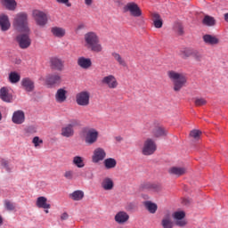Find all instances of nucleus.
<instances>
[{
	"label": "nucleus",
	"instance_id": "f257e3e1",
	"mask_svg": "<svg viewBox=\"0 0 228 228\" xmlns=\"http://www.w3.org/2000/svg\"><path fill=\"white\" fill-rule=\"evenodd\" d=\"M84 47L91 53H102L101 39L95 32H87L84 35Z\"/></svg>",
	"mask_w": 228,
	"mask_h": 228
},
{
	"label": "nucleus",
	"instance_id": "f03ea898",
	"mask_svg": "<svg viewBox=\"0 0 228 228\" xmlns=\"http://www.w3.org/2000/svg\"><path fill=\"white\" fill-rule=\"evenodd\" d=\"M167 77L173 82V90L175 92H181L183 87L186 86L188 83V76L184 72H177L175 70H168Z\"/></svg>",
	"mask_w": 228,
	"mask_h": 228
},
{
	"label": "nucleus",
	"instance_id": "7ed1b4c3",
	"mask_svg": "<svg viewBox=\"0 0 228 228\" xmlns=\"http://www.w3.org/2000/svg\"><path fill=\"white\" fill-rule=\"evenodd\" d=\"M12 26L17 31L29 33V22L28 13L25 12H18L12 20Z\"/></svg>",
	"mask_w": 228,
	"mask_h": 228
},
{
	"label": "nucleus",
	"instance_id": "20e7f679",
	"mask_svg": "<svg viewBox=\"0 0 228 228\" xmlns=\"http://www.w3.org/2000/svg\"><path fill=\"white\" fill-rule=\"evenodd\" d=\"M81 126V122L77 119H71L69 124L62 126L61 129V134L64 138H72L74 136V127Z\"/></svg>",
	"mask_w": 228,
	"mask_h": 228
},
{
	"label": "nucleus",
	"instance_id": "39448f33",
	"mask_svg": "<svg viewBox=\"0 0 228 228\" xmlns=\"http://www.w3.org/2000/svg\"><path fill=\"white\" fill-rule=\"evenodd\" d=\"M85 142L87 145H94L99 140V131L95 128L86 127L83 130Z\"/></svg>",
	"mask_w": 228,
	"mask_h": 228
},
{
	"label": "nucleus",
	"instance_id": "423d86ee",
	"mask_svg": "<svg viewBox=\"0 0 228 228\" xmlns=\"http://www.w3.org/2000/svg\"><path fill=\"white\" fill-rule=\"evenodd\" d=\"M158 146L154 140L148 138L144 141L143 146L142 149V153L143 156H152L156 152Z\"/></svg>",
	"mask_w": 228,
	"mask_h": 228
},
{
	"label": "nucleus",
	"instance_id": "0eeeda50",
	"mask_svg": "<svg viewBox=\"0 0 228 228\" xmlns=\"http://www.w3.org/2000/svg\"><path fill=\"white\" fill-rule=\"evenodd\" d=\"M172 217L176 227L184 228L188 225V220H186V213L184 211H175L173 213Z\"/></svg>",
	"mask_w": 228,
	"mask_h": 228
},
{
	"label": "nucleus",
	"instance_id": "6e6552de",
	"mask_svg": "<svg viewBox=\"0 0 228 228\" xmlns=\"http://www.w3.org/2000/svg\"><path fill=\"white\" fill-rule=\"evenodd\" d=\"M16 42L20 49H28L31 45V37H29V32L18 35L16 37Z\"/></svg>",
	"mask_w": 228,
	"mask_h": 228
},
{
	"label": "nucleus",
	"instance_id": "1a4fd4ad",
	"mask_svg": "<svg viewBox=\"0 0 228 228\" xmlns=\"http://www.w3.org/2000/svg\"><path fill=\"white\" fill-rule=\"evenodd\" d=\"M76 102L78 106H88L90 104V92L81 91L77 94Z\"/></svg>",
	"mask_w": 228,
	"mask_h": 228
},
{
	"label": "nucleus",
	"instance_id": "9d476101",
	"mask_svg": "<svg viewBox=\"0 0 228 228\" xmlns=\"http://www.w3.org/2000/svg\"><path fill=\"white\" fill-rule=\"evenodd\" d=\"M37 26H45L48 22L47 14L42 11L35 10L32 12Z\"/></svg>",
	"mask_w": 228,
	"mask_h": 228
},
{
	"label": "nucleus",
	"instance_id": "9b49d317",
	"mask_svg": "<svg viewBox=\"0 0 228 228\" xmlns=\"http://www.w3.org/2000/svg\"><path fill=\"white\" fill-rule=\"evenodd\" d=\"M102 84L104 85V86H108L110 90H114L118 86V81H117V77L113 75H109L106 77H103L102 79Z\"/></svg>",
	"mask_w": 228,
	"mask_h": 228
},
{
	"label": "nucleus",
	"instance_id": "f8f14e48",
	"mask_svg": "<svg viewBox=\"0 0 228 228\" xmlns=\"http://www.w3.org/2000/svg\"><path fill=\"white\" fill-rule=\"evenodd\" d=\"M106 159V151L102 148H96L92 156V161L94 163H101Z\"/></svg>",
	"mask_w": 228,
	"mask_h": 228
},
{
	"label": "nucleus",
	"instance_id": "ddd939ff",
	"mask_svg": "<svg viewBox=\"0 0 228 228\" xmlns=\"http://www.w3.org/2000/svg\"><path fill=\"white\" fill-rule=\"evenodd\" d=\"M125 12H130L133 17H141L142 15V10L138 7V4L134 3H128L125 6Z\"/></svg>",
	"mask_w": 228,
	"mask_h": 228
},
{
	"label": "nucleus",
	"instance_id": "4468645a",
	"mask_svg": "<svg viewBox=\"0 0 228 228\" xmlns=\"http://www.w3.org/2000/svg\"><path fill=\"white\" fill-rule=\"evenodd\" d=\"M77 65L84 70H88L92 67V59L86 57H78L77 60Z\"/></svg>",
	"mask_w": 228,
	"mask_h": 228
},
{
	"label": "nucleus",
	"instance_id": "2eb2a0df",
	"mask_svg": "<svg viewBox=\"0 0 228 228\" xmlns=\"http://www.w3.org/2000/svg\"><path fill=\"white\" fill-rule=\"evenodd\" d=\"M20 85L25 92H33L35 90V81L29 77L22 78Z\"/></svg>",
	"mask_w": 228,
	"mask_h": 228
},
{
	"label": "nucleus",
	"instance_id": "dca6fc26",
	"mask_svg": "<svg viewBox=\"0 0 228 228\" xmlns=\"http://www.w3.org/2000/svg\"><path fill=\"white\" fill-rule=\"evenodd\" d=\"M12 120L13 124H24V121L26 120V115L22 110H16L12 114Z\"/></svg>",
	"mask_w": 228,
	"mask_h": 228
},
{
	"label": "nucleus",
	"instance_id": "f3484780",
	"mask_svg": "<svg viewBox=\"0 0 228 228\" xmlns=\"http://www.w3.org/2000/svg\"><path fill=\"white\" fill-rule=\"evenodd\" d=\"M12 26V23H10V18L8 15L2 13L0 14V28L2 31H8Z\"/></svg>",
	"mask_w": 228,
	"mask_h": 228
},
{
	"label": "nucleus",
	"instance_id": "a211bd4d",
	"mask_svg": "<svg viewBox=\"0 0 228 228\" xmlns=\"http://www.w3.org/2000/svg\"><path fill=\"white\" fill-rule=\"evenodd\" d=\"M188 170L186 167H172L168 169V173L170 175H175V177H181V175H184Z\"/></svg>",
	"mask_w": 228,
	"mask_h": 228
},
{
	"label": "nucleus",
	"instance_id": "6ab92c4d",
	"mask_svg": "<svg viewBox=\"0 0 228 228\" xmlns=\"http://www.w3.org/2000/svg\"><path fill=\"white\" fill-rule=\"evenodd\" d=\"M50 31L55 38H63L67 35V30L61 27H52Z\"/></svg>",
	"mask_w": 228,
	"mask_h": 228
},
{
	"label": "nucleus",
	"instance_id": "aec40b11",
	"mask_svg": "<svg viewBox=\"0 0 228 228\" xmlns=\"http://www.w3.org/2000/svg\"><path fill=\"white\" fill-rule=\"evenodd\" d=\"M0 99H2L4 102H12V101H13V95L10 94L8 88L2 87L0 89Z\"/></svg>",
	"mask_w": 228,
	"mask_h": 228
},
{
	"label": "nucleus",
	"instance_id": "412c9836",
	"mask_svg": "<svg viewBox=\"0 0 228 228\" xmlns=\"http://www.w3.org/2000/svg\"><path fill=\"white\" fill-rule=\"evenodd\" d=\"M51 67L54 70H59V72H61L63 70L65 65L64 62L61 61V59H58L56 57L51 59Z\"/></svg>",
	"mask_w": 228,
	"mask_h": 228
},
{
	"label": "nucleus",
	"instance_id": "4be33fe9",
	"mask_svg": "<svg viewBox=\"0 0 228 228\" xmlns=\"http://www.w3.org/2000/svg\"><path fill=\"white\" fill-rule=\"evenodd\" d=\"M115 186V183H113V179L110 177H105L102 179L101 183V187L105 190V191H110V190H113Z\"/></svg>",
	"mask_w": 228,
	"mask_h": 228
},
{
	"label": "nucleus",
	"instance_id": "5701e85b",
	"mask_svg": "<svg viewBox=\"0 0 228 228\" xmlns=\"http://www.w3.org/2000/svg\"><path fill=\"white\" fill-rule=\"evenodd\" d=\"M151 20L153 22V26H155L157 29L163 28V19H161V15H159V13L152 12Z\"/></svg>",
	"mask_w": 228,
	"mask_h": 228
},
{
	"label": "nucleus",
	"instance_id": "b1692460",
	"mask_svg": "<svg viewBox=\"0 0 228 228\" xmlns=\"http://www.w3.org/2000/svg\"><path fill=\"white\" fill-rule=\"evenodd\" d=\"M203 41L208 45H218V44H220V39H218V37L209 34L203 36Z\"/></svg>",
	"mask_w": 228,
	"mask_h": 228
},
{
	"label": "nucleus",
	"instance_id": "393cba45",
	"mask_svg": "<svg viewBox=\"0 0 228 228\" xmlns=\"http://www.w3.org/2000/svg\"><path fill=\"white\" fill-rule=\"evenodd\" d=\"M1 4L10 12L17 10V2L15 0H1Z\"/></svg>",
	"mask_w": 228,
	"mask_h": 228
},
{
	"label": "nucleus",
	"instance_id": "a878e982",
	"mask_svg": "<svg viewBox=\"0 0 228 228\" xmlns=\"http://www.w3.org/2000/svg\"><path fill=\"white\" fill-rule=\"evenodd\" d=\"M46 83H47V85H50L51 86H53L54 85H60V83H61V77L58 74L49 75L46 77Z\"/></svg>",
	"mask_w": 228,
	"mask_h": 228
},
{
	"label": "nucleus",
	"instance_id": "bb28decb",
	"mask_svg": "<svg viewBox=\"0 0 228 228\" xmlns=\"http://www.w3.org/2000/svg\"><path fill=\"white\" fill-rule=\"evenodd\" d=\"M152 134L154 138H161V136H167V134H168V131H167V128L164 126H156L152 130Z\"/></svg>",
	"mask_w": 228,
	"mask_h": 228
},
{
	"label": "nucleus",
	"instance_id": "cd10ccee",
	"mask_svg": "<svg viewBox=\"0 0 228 228\" xmlns=\"http://www.w3.org/2000/svg\"><path fill=\"white\" fill-rule=\"evenodd\" d=\"M36 206L42 209H51V204L47 203V198L41 196L36 201Z\"/></svg>",
	"mask_w": 228,
	"mask_h": 228
},
{
	"label": "nucleus",
	"instance_id": "c85d7f7f",
	"mask_svg": "<svg viewBox=\"0 0 228 228\" xmlns=\"http://www.w3.org/2000/svg\"><path fill=\"white\" fill-rule=\"evenodd\" d=\"M160 225L162 228H174V221H172V216L170 215H166L163 216Z\"/></svg>",
	"mask_w": 228,
	"mask_h": 228
},
{
	"label": "nucleus",
	"instance_id": "c756f323",
	"mask_svg": "<svg viewBox=\"0 0 228 228\" xmlns=\"http://www.w3.org/2000/svg\"><path fill=\"white\" fill-rule=\"evenodd\" d=\"M56 102H65L67 101V91L63 88H61L55 94Z\"/></svg>",
	"mask_w": 228,
	"mask_h": 228
},
{
	"label": "nucleus",
	"instance_id": "7c9ffc66",
	"mask_svg": "<svg viewBox=\"0 0 228 228\" xmlns=\"http://www.w3.org/2000/svg\"><path fill=\"white\" fill-rule=\"evenodd\" d=\"M129 220V215L126 212L120 211L115 216L117 224H126Z\"/></svg>",
	"mask_w": 228,
	"mask_h": 228
},
{
	"label": "nucleus",
	"instance_id": "2f4dec72",
	"mask_svg": "<svg viewBox=\"0 0 228 228\" xmlns=\"http://www.w3.org/2000/svg\"><path fill=\"white\" fill-rule=\"evenodd\" d=\"M143 206L144 208H146L149 213H151V215H154V213L158 211V205L156 203H153L152 201H144Z\"/></svg>",
	"mask_w": 228,
	"mask_h": 228
},
{
	"label": "nucleus",
	"instance_id": "473e14b6",
	"mask_svg": "<svg viewBox=\"0 0 228 228\" xmlns=\"http://www.w3.org/2000/svg\"><path fill=\"white\" fill-rule=\"evenodd\" d=\"M103 165L107 170H111V168L117 167V160L113 158H109L103 161Z\"/></svg>",
	"mask_w": 228,
	"mask_h": 228
},
{
	"label": "nucleus",
	"instance_id": "72a5a7b5",
	"mask_svg": "<svg viewBox=\"0 0 228 228\" xmlns=\"http://www.w3.org/2000/svg\"><path fill=\"white\" fill-rule=\"evenodd\" d=\"M73 165H75V167H77V168H84L85 159H83V157L75 156L73 158Z\"/></svg>",
	"mask_w": 228,
	"mask_h": 228
},
{
	"label": "nucleus",
	"instance_id": "f704fd0d",
	"mask_svg": "<svg viewBox=\"0 0 228 228\" xmlns=\"http://www.w3.org/2000/svg\"><path fill=\"white\" fill-rule=\"evenodd\" d=\"M112 57L114 58V60H116V61H118V65H120L121 67H127V62H126V60H124V58H122L119 53H112Z\"/></svg>",
	"mask_w": 228,
	"mask_h": 228
},
{
	"label": "nucleus",
	"instance_id": "c9c22d12",
	"mask_svg": "<svg viewBox=\"0 0 228 228\" xmlns=\"http://www.w3.org/2000/svg\"><path fill=\"white\" fill-rule=\"evenodd\" d=\"M193 51L194 49L191 48H185L180 52V56L183 59L186 60L187 58H190V56L193 55Z\"/></svg>",
	"mask_w": 228,
	"mask_h": 228
},
{
	"label": "nucleus",
	"instance_id": "e433bc0d",
	"mask_svg": "<svg viewBox=\"0 0 228 228\" xmlns=\"http://www.w3.org/2000/svg\"><path fill=\"white\" fill-rule=\"evenodd\" d=\"M69 197L70 199H72V200H82L85 197V192H83L82 191H75L69 195Z\"/></svg>",
	"mask_w": 228,
	"mask_h": 228
},
{
	"label": "nucleus",
	"instance_id": "4c0bfd02",
	"mask_svg": "<svg viewBox=\"0 0 228 228\" xmlns=\"http://www.w3.org/2000/svg\"><path fill=\"white\" fill-rule=\"evenodd\" d=\"M9 81L12 84L19 83L20 81V75L15 71L11 72L9 74Z\"/></svg>",
	"mask_w": 228,
	"mask_h": 228
},
{
	"label": "nucleus",
	"instance_id": "58836bf2",
	"mask_svg": "<svg viewBox=\"0 0 228 228\" xmlns=\"http://www.w3.org/2000/svg\"><path fill=\"white\" fill-rule=\"evenodd\" d=\"M202 22L205 26H215V24H216L215 18H213L209 15H206L204 17Z\"/></svg>",
	"mask_w": 228,
	"mask_h": 228
},
{
	"label": "nucleus",
	"instance_id": "ea45409f",
	"mask_svg": "<svg viewBox=\"0 0 228 228\" xmlns=\"http://www.w3.org/2000/svg\"><path fill=\"white\" fill-rule=\"evenodd\" d=\"M192 58L195 61L200 62L204 60V54H202L199 50L194 49L192 52Z\"/></svg>",
	"mask_w": 228,
	"mask_h": 228
},
{
	"label": "nucleus",
	"instance_id": "a19ab883",
	"mask_svg": "<svg viewBox=\"0 0 228 228\" xmlns=\"http://www.w3.org/2000/svg\"><path fill=\"white\" fill-rule=\"evenodd\" d=\"M175 30L178 33V35H183L184 28L181 22H176L175 24Z\"/></svg>",
	"mask_w": 228,
	"mask_h": 228
},
{
	"label": "nucleus",
	"instance_id": "79ce46f5",
	"mask_svg": "<svg viewBox=\"0 0 228 228\" xmlns=\"http://www.w3.org/2000/svg\"><path fill=\"white\" fill-rule=\"evenodd\" d=\"M194 104L195 106H206V104H208V101L204 98H196Z\"/></svg>",
	"mask_w": 228,
	"mask_h": 228
},
{
	"label": "nucleus",
	"instance_id": "37998d69",
	"mask_svg": "<svg viewBox=\"0 0 228 228\" xmlns=\"http://www.w3.org/2000/svg\"><path fill=\"white\" fill-rule=\"evenodd\" d=\"M201 134H202V132L200 130H192L190 133V136H191V138H194V140H199Z\"/></svg>",
	"mask_w": 228,
	"mask_h": 228
},
{
	"label": "nucleus",
	"instance_id": "c03bdc74",
	"mask_svg": "<svg viewBox=\"0 0 228 228\" xmlns=\"http://www.w3.org/2000/svg\"><path fill=\"white\" fill-rule=\"evenodd\" d=\"M32 143H34L35 147H40V145L44 143V140L40 139L38 136H35L32 140Z\"/></svg>",
	"mask_w": 228,
	"mask_h": 228
},
{
	"label": "nucleus",
	"instance_id": "a18cd8bd",
	"mask_svg": "<svg viewBox=\"0 0 228 228\" xmlns=\"http://www.w3.org/2000/svg\"><path fill=\"white\" fill-rule=\"evenodd\" d=\"M4 207L8 211H13L15 209V205L8 200L4 201Z\"/></svg>",
	"mask_w": 228,
	"mask_h": 228
},
{
	"label": "nucleus",
	"instance_id": "49530a36",
	"mask_svg": "<svg viewBox=\"0 0 228 228\" xmlns=\"http://www.w3.org/2000/svg\"><path fill=\"white\" fill-rule=\"evenodd\" d=\"M64 177L66 179H69V181H72L74 179V171L72 170H68L64 173Z\"/></svg>",
	"mask_w": 228,
	"mask_h": 228
},
{
	"label": "nucleus",
	"instance_id": "de8ad7c7",
	"mask_svg": "<svg viewBox=\"0 0 228 228\" xmlns=\"http://www.w3.org/2000/svg\"><path fill=\"white\" fill-rule=\"evenodd\" d=\"M126 211H134V209H136V204L134 202H128L126 206Z\"/></svg>",
	"mask_w": 228,
	"mask_h": 228
},
{
	"label": "nucleus",
	"instance_id": "09e8293b",
	"mask_svg": "<svg viewBox=\"0 0 228 228\" xmlns=\"http://www.w3.org/2000/svg\"><path fill=\"white\" fill-rule=\"evenodd\" d=\"M161 190H163L161 184L152 183L151 191H161Z\"/></svg>",
	"mask_w": 228,
	"mask_h": 228
},
{
	"label": "nucleus",
	"instance_id": "8fccbe9b",
	"mask_svg": "<svg viewBox=\"0 0 228 228\" xmlns=\"http://www.w3.org/2000/svg\"><path fill=\"white\" fill-rule=\"evenodd\" d=\"M57 3H61V4H66V6H72V4L70 3H69V0H56Z\"/></svg>",
	"mask_w": 228,
	"mask_h": 228
},
{
	"label": "nucleus",
	"instance_id": "3c124183",
	"mask_svg": "<svg viewBox=\"0 0 228 228\" xmlns=\"http://www.w3.org/2000/svg\"><path fill=\"white\" fill-rule=\"evenodd\" d=\"M143 189H144V190H150V191H151V189H152V183H144Z\"/></svg>",
	"mask_w": 228,
	"mask_h": 228
},
{
	"label": "nucleus",
	"instance_id": "603ef678",
	"mask_svg": "<svg viewBox=\"0 0 228 228\" xmlns=\"http://www.w3.org/2000/svg\"><path fill=\"white\" fill-rule=\"evenodd\" d=\"M69 218V214H67L66 212H64L61 216V220H67Z\"/></svg>",
	"mask_w": 228,
	"mask_h": 228
},
{
	"label": "nucleus",
	"instance_id": "864d4df0",
	"mask_svg": "<svg viewBox=\"0 0 228 228\" xmlns=\"http://www.w3.org/2000/svg\"><path fill=\"white\" fill-rule=\"evenodd\" d=\"M85 3L87 6H91L93 0H85Z\"/></svg>",
	"mask_w": 228,
	"mask_h": 228
},
{
	"label": "nucleus",
	"instance_id": "5fc2aeb1",
	"mask_svg": "<svg viewBox=\"0 0 228 228\" xmlns=\"http://www.w3.org/2000/svg\"><path fill=\"white\" fill-rule=\"evenodd\" d=\"M115 140L116 142H122L124 139L122 138V136H116Z\"/></svg>",
	"mask_w": 228,
	"mask_h": 228
},
{
	"label": "nucleus",
	"instance_id": "6e6d98bb",
	"mask_svg": "<svg viewBox=\"0 0 228 228\" xmlns=\"http://www.w3.org/2000/svg\"><path fill=\"white\" fill-rule=\"evenodd\" d=\"M224 20H225L226 22H228V13H225V14H224Z\"/></svg>",
	"mask_w": 228,
	"mask_h": 228
},
{
	"label": "nucleus",
	"instance_id": "4d7b16f0",
	"mask_svg": "<svg viewBox=\"0 0 228 228\" xmlns=\"http://www.w3.org/2000/svg\"><path fill=\"white\" fill-rule=\"evenodd\" d=\"M0 225H3V217L0 216Z\"/></svg>",
	"mask_w": 228,
	"mask_h": 228
},
{
	"label": "nucleus",
	"instance_id": "13d9d810",
	"mask_svg": "<svg viewBox=\"0 0 228 228\" xmlns=\"http://www.w3.org/2000/svg\"><path fill=\"white\" fill-rule=\"evenodd\" d=\"M83 28H85V26H84V25H80V26H78V29H83Z\"/></svg>",
	"mask_w": 228,
	"mask_h": 228
},
{
	"label": "nucleus",
	"instance_id": "bf43d9fd",
	"mask_svg": "<svg viewBox=\"0 0 228 228\" xmlns=\"http://www.w3.org/2000/svg\"><path fill=\"white\" fill-rule=\"evenodd\" d=\"M3 118V115L1 114V112H0V120Z\"/></svg>",
	"mask_w": 228,
	"mask_h": 228
},
{
	"label": "nucleus",
	"instance_id": "052dcab7",
	"mask_svg": "<svg viewBox=\"0 0 228 228\" xmlns=\"http://www.w3.org/2000/svg\"><path fill=\"white\" fill-rule=\"evenodd\" d=\"M45 213H46V214L49 213V210L48 209L45 210Z\"/></svg>",
	"mask_w": 228,
	"mask_h": 228
}]
</instances>
